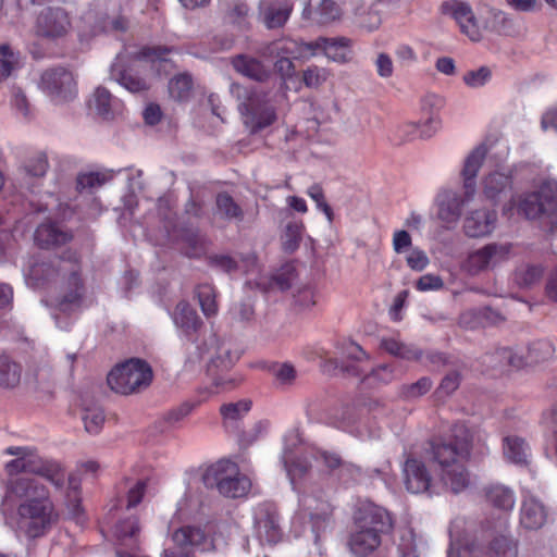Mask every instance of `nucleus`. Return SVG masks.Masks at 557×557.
I'll return each mask as SVG.
<instances>
[{"instance_id":"nucleus-32","label":"nucleus","mask_w":557,"mask_h":557,"mask_svg":"<svg viewBox=\"0 0 557 557\" xmlns=\"http://www.w3.org/2000/svg\"><path fill=\"white\" fill-rule=\"evenodd\" d=\"M23 367L9 355H0V388H16L22 380Z\"/></svg>"},{"instance_id":"nucleus-2","label":"nucleus","mask_w":557,"mask_h":557,"mask_svg":"<svg viewBox=\"0 0 557 557\" xmlns=\"http://www.w3.org/2000/svg\"><path fill=\"white\" fill-rule=\"evenodd\" d=\"M8 491L24 502L17 508L18 528L28 539L44 536L58 521L49 490L35 478L20 476L8 482Z\"/></svg>"},{"instance_id":"nucleus-61","label":"nucleus","mask_w":557,"mask_h":557,"mask_svg":"<svg viewBox=\"0 0 557 557\" xmlns=\"http://www.w3.org/2000/svg\"><path fill=\"white\" fill-rule=\"evenodd\" d=\"M492 72L487 66H481L478 70L468 71L463 77V83L470 88H480L490 82Z\"/></svg>"},{"instance_id":"nucleus-10","label":"nucleus","mask_w":557,"mask_h":557,"mask_svg":"<svg viewBox=\"0 0 557 557\" xmlns=\"http://www.w3.org/2000/svg\"><path fill=\"white\" fill-rule=\"evenodd\" d=\"M214 351L210 357L207 373L212 380L216 393L230 391L236 385L233 377L225 375L239 359V352L233 348L231 342L214 338Z\"/></svg>"},{"instance_id":"nucleus-64","label":"nucleus","mask_w":557,"mask_h":557,"mask_svg":"<svg viewBox=\"0 0 557 557\" xmlns=\"http://www.w3.org/2000/svg\"><path fill=\"white\" fill-rule=\"evenodd\" d=\"M284 463L292 483L295 482L296 478L305 475L311 468L310 461L306 458H297L296 460L290 461L289 458L285 456Z\"/></svg>"},{"instance_id":"nucleus-4","label":"nucleus","mask_w":557,"mask_h":557,"mask_svg":"<svg viewBox=\"0 0 557 557\" xmlns=\"http://www.w3.org/2000/svg\"><path fill=\"white\" fill-rule=\"evenodd\" d=\"M486 153V147L480 145L467 157L462 170L465 197L453 190H445L437 196V216L447 228L457 224L465 203L474 196L476 189L475 177Z\"/></svg>"},{"instance_id":"nucleus-53","label":"nucleus","mask_w":557,"mask_h":557,"mask_svg":"<svg viewBox=\"0 0 557 557\" xmlns=\"http://www.w3.org/2000/svg\"><path fill=\"white\" fill-rule=\"evenodd\" d=\"M191 88L193 79L188 74L176 75L169 83V91L171 97L178 101L187 99Z\"/></svg>"},{"instance_id":"nucleus-9","label":"nucleus","mask_w":557,"mask_h":557,"mask_svg":"<svg viewBox=\"0 0 557 557\" xmlns=\"http://www.w3.org/2000/svg\"><path fill=\"white\" fill-rule=\"evenodd\" d=\"M238 109L244 125L251 134L271 126L277 119L276 109L269 92L261 89L247 90Z\"/></svg>"},{"instance_id":"nucleus-62","label":"nucleus","mask_w":557,"mask_h":557,"mask_svg":"<svg viewBox=\"0 0 557 557\" xmlns=\"http://www.w3.org/2000/svg\"><path fill=\"white\" fill-rule=\"evenodd\" d=\"M431 379L423 376L412 384L403 385L401 395L408 399L418 398L426 394L431 389Z\"/></svg>"},{"instance_id":"nucleus-22","label":"nucleus","mask_w":557,"mask_h":557,"mask_svg":"<svg viewBox=\"0 0 557 557\" xmlns=\"http://www.w3.org/2000/svg\"><path fill=\"white\" fill-rule=\"evenodd\" d=\"M548 519L546 506L534 496L523 497L519 512L520 527L527 531L542 529Z\"/></svg>"},{"instance_id":"nucleus-37","label":"nucleus","mask_w":557,"mask_h":557,"mask_svg":"<svg viewBox=\"0 0 557 557\" xmlns=\"http://www.w3.org/2000/svg\"><path fill=\"white\" fill-rule=\"evenodd\" d=\"M216 213L226 221L240 222L244 211L234 198L227 193H219L215 198Z\"/></svg>"},{"instance_id":"nucleus-27","label":"nucleus","mask_w":557,"mask_h":557,"mask_svg":"<svg viewBox=\"0 0 557 557\" xmlns=\"http://www.w3.org/2000/svg\"><path fill=\"white\" fill-rule=\"evenodd\" d=\"M341 14L342 10L334 0H321L315 7L307 3L301 16L312 24L327 25L338 20Z\"/></svg>"},{"instance_id":"nucleus-26","label":"nucleus","mask_w":557,"mask_h":557,"mask_svg":"<svg viewBox=\"0 0 557 557\" xmlns=\"http://www.w3.org/2000/svg\"><path fill=\"white\" fill-rule=\"evenodd\" d=\"M110 76L131 92L144 91L148 88L146 81L139 77L124 62V57L119 54L111 65Z\"/></svg>"},{"instance_id":"nucleus-5","label":"nucleus","mask_w":557,"mask_h":557,"mask_svg":"<svg viewBox=\"0 0 557 557\" xmlns=\"http://www.w3.org/2000/svg\"><path fill=\"white\" fill-rule=\"evenodd\" d=\"M4 454L15 458L4 465L8 475L32 473L46 479L57 490H62L65 483V471L61 463L39 455L33 446H9Z\"/></svg>"},{"instance_id":"nucleus-50","label":"nucleus","mask_w":557,"mask_h":557,"mask_svg":"<svg viewBox=\"0 0 557 557\" xmlns=\"http://www.w3.org/2000/svg\"><path fill=\"white\" fill-rule=\"evenodd\" d=\"M297 276L296 267L293 263H285L272 275L271 286L285 292L293 286Z\"/></svg>"},{"instance_id":"nucleus-38","label":"nucleus","mask_w":557,"mask_h":557,"mask_svg":"<svg viewBox=\"0 0 557 557\" xmlns=\"http://www.w3.org/2000/svg\"><path fill=\"white\" fill-rule=\"evenodd\" d=\"M544 268L536 263H523L515 271V283L521 288H530L540 283Z\"/></svg>"},{"instance_id":"nucleus-33","label":"nucleus","mask_w":557,"mask_h":557,"mask_svg":"<svg viewBox=\"0 0 557 557\" xmlns=\"http://www.w3.org/2000/svg\"><path fill=\"white\" fill-rule=\"evenodd\" d=\"M502 524L504 530L492 539L487 553L494 557H517L518 542L510 535L507 521L503 520Z\"/></svg>"},{"instance_id":"nucleus-63","label":"nucleus","mask_w":557,"mask_h":557,"mask_svg":"<svg viewBox=\"0 0 557 557\" xmlns=\"http://www.w3.org/2000/svg\"><path fill=\"white\" fill-rule=\"evenodd\" d=\"M208 264L225 273H233L238 270V262L230 255L209 256Z\"/></svg>"},{"instance_id":"nucleus-12","label":"nucleus","mask_w":557,"mask_h":557,"mask_svg":"<svg viewBox=\"0 0 557 557\" xmlns=\"http://www.w3.org/2000/svg\"><path fill=\"white\" fill-rule=\"evenodd\" d=\"M39 87L55 102L70 101L77 94L73 73L62 66L46 70L41 74Z\"/></svg>"},{"instance_id":"nucleus-8","label":"nucleus","mask_w":557,"mask_h":557,"mask_svg":"<svg viewBox=\"0 0 557 557\" xmlns=\"http://www.w3.org/2000/svg\"><path fill=\"white\" fill-rule=\"evenodd\" d=\"M519 210L529 220H541L557 230V182L548 181L540 188L525 195L519 203Z\"/></svg>"},{"instance_id":"nucleus-44","label":"nucleus","mask_w":557,"mask_h":557,"mask_svg":"<svg viewBox=\"0 0 557 557\" xmlns=\"http://www.w3.org/2000/svg\"><path fill=\"white\" fill-rule=\"evenodd\" d=\"M304 228L305 226L301 221H290L287 223L282 236V246L284 251L292 253L298 249L302 238Z\"/></svg>"},{"instance_id":"nucleus-49","label":"nucleus","mask_w":557,"mask_h":557,"mask_svg":"<svg viewBox=\"0 0 557 557\" xmlns=\"http://www.w3.org/2000/svg\"><path fill=\"white\" fill-rule=\"evenodd\" d=\"M310 522L312 532L314 533V542L318 543L320 536L330 525L332 518V509L327 503H322L319 511L310 512Z\"/></svg>"},{"instance_id":"nucleus-59","label":"nucleus","mask_w":557,"mask_h":557,"mask_svg":"<svg viewBox=\"0 0 557 557\" xmlns=\"http://www.w3.org/2000/svg\"><path fill=\"white\" fill-rule=\"evenodd\" d=\"M398 368L394 364H381L372 369L370 374L364 376V380H373L380 384H388L398 377Z\"/></svg>"},{"instance_id":"nucleus-20","label":"nucleus","mask_w":557,"mask_h":557,"mask_svg":"<svg viewBox=\"0 0 557 557\" xmlns=\"http://www.w3.org/2000/svg\"><path fill=\"white\" fill-rule=\"evenodd\" d=\"M255 525L259 540L269 544H276L282 539L276 509L269 504L258 507L255 516Z\"/></svg>"},{"instance_id":"nucleus-3","label":"nucleus","mask_w":557,"mask_h":557,"mask_svg":"<svg viewBox=\"0 0 557 557\" xmlns=\"http://www.w3.org/2000/svg\"><path fill=\"white\" fill-rule=\"evenodd\" d=\"M156 210L162 224L158 238L160 244L173 245L188 258H200L206 253L209 244L207 237L197 228L180 227L176 213L168 199L159 198Z\"/></svg>"},{"instance_id":"nucleus-54","label":"nucleus","mask_w":557,"mask_h":557,"mask_svg":"<svg viewBox=\"0 0 557 557\" xmlns=\"http://www.w3.org/2000/svg\"><path fill=\"white\" fill-rule=\"evenodd\" d=\"M414 537L416 535L411 529L401 531L397 545V557H421Z\"/></svg>"},{"instance_id":"nucleus-47","label":"nucleus","mask_w":557,"mask_h":557,"mask_svg":"<svg viewBox=\"0 0 557 557\" xmlns=\"http://www.w3.org/2000/svg\"><path fill=\"white\" fill-rule=\"evenodd\" d=\"M451 436L453 442L450 444L457 450L459 457H467L472 443V435L469 429L462 423H457L451 429Z\"/></svg>"},{"instance_id":"nucleus-21","label":"nucleus","mask_w":557,"mask_h":557,"mask_svg":"<svg viewBox=\"0 0 557 557\" xmlns=\"http://www.w3.org/2000/svg\"><path fill=\"white\" fill-rule=\"evenodd\" d=\"M342 358L334 359L331 362L335 368L350 376H360L366 373L363 363L368 361L367 352L355 342L343 343Z\"/></svg>"},{"instance_id":"nucleus-17","label":"nucleus","mask_w":557,"mask_h":557,"mask_svg":"<svg viewBox=\"0 0 557 557\" xmlns=\"http://www.w3.org/2000/svg\"><path fill=\"white\" fill-rule=\"evenodd\" d=\"M306 48L315 54L317 51L337 63H347L352 59V40L348 37H319L308 42Z\"/></svg>"},{"instance_id":"nucleus-28","label":"nucleus","mask_w":557,"mask_h":557,"mask_svg":"<svg viewBox=\"0 0 557 557\" xmlns=\"http://www.w3.org/2000/svg\"><path fill=\"white\" fill-rule=\"evenodd\" d=\"M90 108L104 120H111L122 111V103L104 87H98L90 100Z\"/></svg>"},{"instance_id":"nucleus-55","label":"nucleus","mask_w":557,"mask_h":557,"mask_svg":"<svg viewBox=\"0 0 557 557\" xmlns=\"http://www.w3.org/2000/svg\"><path fill=\"white\" fill-rule=\"evenodd\" d=\"M172 51V48L166 46H145L134 53L136 60H148L150 62H168V55Z\"/></svg>"},{"instance_id":"nucleus-58","label":"nucleus","mask_w":557,"mask_h":557,"mask_svg":"<svg viewBox=\"0 0 557 557\" xmlns=\"http://www.w3.org/2000/svg\"><path fill=\"white\" fill-rule=\"evenodd\" d=\"M83 421L88 433L98 434L104 423L103 410L99 407L86 408Z\"/></svg>"},{"instance_id":"nucleus-42","label":"nucleus","mask_w":557,"mask_h":557,"mask_svg":"<svg viewBox=\"0 0 557 557\" xmlns=\"http://www.w3.org/2000/svg\"><path fill=\"white\" fill-rule=\"evenodd\" d=\"M487 502L494 507L508 511L515 505L513 492L503 485H492L486 488Z\"/></svg>"},{"instance_id":"nucleus-43","label":"nucleus","mask_w":557,"mask_h":557,"mask_svg":"<svg viewBox=\"0 0 557 557\" xmlns=\"http://www.w3.org/2000/svg\"><path fill=\"white\" fill-rule=\"evenodd\" d=\"M484 549L471 539L451 540L447 557H483Z\"/></svg>"},{"instance_id":"nucleus-41","label":"nucleus","mask_w":557,"mask_h":557,"mask_svg":"<svg viewBox=\"0 0 557 557\" xmlns=\"http://www.w3.org/2000/svg\"><path fill=\"white\" fill-rule=\"evenodd\" d=\"M381 347L392 356L404 360H419L422 358V350L413 345H407L398 342L395 338H384L381 342Z\"/></svg>"},{"instance_id":"nucleus-23","label":"nucleus","mask_w":557,"mask_h":557,"mask_svg":"<svg viewBox=\"0 0 557 557\" xmlns=\"http://www.w3.org/2000/svg\"><path fill=\"white\" fill-rule=\"evenodd\" d=\"M293 12L289 0H261L259 2V16L268 29L283 27Z\"/></svg>"},{"instance_id":"nucleus-46","label":"nucleus","mask_w":557,"mask_h":557,"mask_svg":"<svg viewBox=\"0 0 557 557\" xmlns=\"http://www.w3.org/2000/svg\"><path fill=\"white\" fill-rule=\"evenodd\" d=\"M20 53L10 45H0V82L7 79L18 67Z\"/></svg>"},{"instance_id":"nucleus-52","label":"nucleus","mask_w":557,"mask_h":557,"mask_svg":"<svg viewBox=\"0 0 557 557\" xmlns=\"http://www.w3.org/2000/svg\"><path fill=\"white\" fill-rule=\"evenodd\" d=\"M112 175L109 172H85L76 177V189L78 191L91 190L109 182Z\"/></svg>"},{"instance_id":"nucleus-6","label":"nucleus","mask_w":557,"mask_h":557,"mask_svg":"<svg viewBox=\"0 0 557 557\" xmlns=\"http://www.w3.org/2000/svg\"><path fill=\"white\" fill-rule=\"evenodd\" d=\"M201 480L207 488H216L227 498L245 497L251 488L250 479L242 474L238 466L230 460H219L209 466Z\"/></svg>"},{"instance_id":"nucleus-35","label":"nucleus","mask_w":557,"mask_h":557,"mask_svg":"<svg viewBox=\"0 0 557 557\" xmlns=\"http://www.w3.org/2000/svg\"><path fill=\"white\" fill-rule=\"evenodd\" d=\"M250 406L251 403L248 400L222 405L220 413L223 418V426L226 430L237 429V422L250 410Z\"/></svg>"},{"instance_id":"nucleus-51","label":"nucleus","mask_w":557,"mask_h":557,"mask_svg":"<svg viewBox=\"0 0 557 557\" xmlns=\"http://www.w3.org/2000/svg\"><path fill=\"white\" fill-rule=\"evenodd\" d=\"M196 294L206 317L215 315L218 312V304L215 301V290L210 284H200L197 286Z\"/></svg>"},{"instance_id":"nucleus-1","label":"nucleus","mask_w":557,"mask_h":557,"mask_svg":"<svg viewBox=\"0 0 557 557\" xmlns=\"http://www.w3.org/2000/svg\"><path fill=\"white\" fill-rule=\"evenodd\" d=\"M81 271L77 255L70 252L67 257L34 261L26 280L30 286L50 292L49 302L53 308L71 313L81 308L85 293Z\"/></svg>"},{"instance_id":"nucleus-36","label":"nucleus","mask_w":557,"mask_h":557,"mask_svg":"<svg viewBox=\"0 0 557 557\" xmlns=\"http://www.w3.org/2000/svg\"><path fill=\"white\" fill-rule=\"evenodd\" d=\"M511 188V180L500 172H493L483 180V193L486 198L494 200Z\"/></svg>"},{"instance_id":"nucleus-39","label":"nucleus","mask_w":557,"mask_h":557,"mask_svg":"<svg viewBox=\"0 0 557 557\" xmlns=\"http://www.w3.org/2000/svg\"><path fill=\"white\" fill-rule=\"evenodd\" d=\"M430 455L431 459L440 466L442 472L453 468L454 463H459L457 460L459 454L448 443H431Z\"/></svg>"},{"instance_id":"nucleus-31","label":"nucleus","mask_w":557,"mask_h":557,"mask_svg":"<svg viewBox=\"0 0 557 557\" xmlns=\"http://www.w3.org/2000/svg\"><path fill=\"white\" fill-rule=\"evenodd\" d=\"M173 321L177 327L186 334L197 332L202 325V321L196 309L187 301H180L173 312Z\"/></svg>"},{"instance_id":"nucleus-45","label":"nucleus","mask_w":557,"mask_h":557,"mask_svg":"<svg viewBox=\"0 0 557 557\" xmlns=\"http://www.w3.org/2000/svg\"><path fill=\"white\" fill-rule=\"evenodd\" d=\"M308 42H299L293 39H281L271 44V53H276L278 57H288L289 59L299 58L305 50Z\"/></svg>"},{"instance_id":"nucleus-25","label":"nucleus","mask_w":557,"mask_h":557,"mask_svg":"<svg viewBox=\"0 0 557 557\" xmlns=\"http://www.w3.org/2000/svg\"><path fill=\"white\" fill-rule=\"evenodd\" d=\"M73 239V233L61 224L46 222L35 232V242L41 248H52L65 245Z\"/></svg>"},{"instance_id":"nucleus-15","label":"nucleus","mask_w":557,"mask_h":557,"mask_svg":"<svg viewBox=\"0 0 557 557\" xmlns=\"http://www.w3.org/2000/svg\"><path fill=\"white\" fill-rule=\"evenodd\" d=\"M356 527L368 528L382 535L388 534L394 528V519L388 510L372 502H363L355 515Z\"/></svg>"},{"instance_id":"nucleus-57","label":"nucleus","mask_w":557,"mask_h":557,"mask_svg":"<svg viewBox=\"0 0 557 557\" xmlns=\"http://www.w3.org/2000/svg\"><path fill=\"white\" fill-rule=\"evenodd\" d=\"M48 166L49 164L46 154L38 153L26 161L23 171L25 177L40 178L46 175Z\"/></svg>"},{"instance_id":"nucleus-56","label":"nucleus","mask_w":557,"mask_h":557,"mask_svg":"<svg viewBox=\"0 0 557 557\" xmlns=\"http://www.w3.org/2000/svg\"><path fill=\"white\" fill-rule=\"evenodd\" d=\"M271 372L275 382L283 387L290 386L297 379V371L290 363H276L272 367Z\"/></svg>"},{"instance_id":"nucleus-40","label":"nucleus","mask_w":557,"mask_h":557,"mask_svg":"<svg viewBox=\"0 0 557 557\" xmlns=\"http://www.w3.org/2000/svg\"><path fill=\"white\" fill-rule=\"evenodd\" d=\"M530 448L524 440L517 436H508L504 438L505 457L517 465L527 463Z\"/></svg>"},{"instance_id":"nucleus-18","label":"nucleus","mask_w":557,"mask_h":557,"mask_svg":"<svg viewBox=\"0 0 557 557\" xmlns=\"http://www.w3.org/2000/svg\"><path fill=\"white\" fill-rule=\"evenodd\" d=\"M382 534L368 528H358L349 536V547L358 557H385V548L382 545Z\"/></svg>"},{"instance_id":"nucleus-14","label":"nucleus","mask_w":557,"mask_h":557,"mask_svg":"<svg viewBox=\"0 0 557 557\" xmlns=\"http://www.w3.org/2000/svg\"><path fill=\"white\" fill-rule=\"evenodd\" d=\"M443 14L450 15L458 24L460 32L471 41L478 42L483 38V28L471 5L465 1L443 2L441 5Z\"/></svg>"},{"instance_id":"nucleus-19","label":"nucleus","mask_w":557,"mask_h":557,"mask_svg":"<svg viewBox=\"0 0 557 557\" xmlns=\"http://www.w3.org/2000/svg\"><path fill=\"white\" fill-rule=\"evenodd\" d=\"M404 483L408 492L421 494L431 491L432 475L425 463L412 456H409L403 467Z\"/></svg>"},{"instance_id":"nucleus-60","label":"nucleus","mask_w":557,"mask_h":557,"mask_svg":"<svg viewBox=\"0 0 557 557\" xmlns=\"http://www.w3.org/2000/svg\"><path fill=\"white\" fill-rule=\"evenodd\" d=\"M461 374L457 370L448 372L441 381L435 394L438 398L451 395L460 385Z\"/></svg>"},{"instance_id":"nucleus-29","label":"nucleus","mask_w":557,"mask_h":557,"mask_svg":"<svg viewBox=\"0 0 557 557\" xmlns=\"http://www.w3.org/2000/svg\"><path fill=\"white\" fill-rule=\"evenodd\" d=\"M231 63L237 73L257 82H263L270 75V72L260 60L247 54L233 57Z\"/></svg>"},{"instance_id":"nucleus-7","label":"nucleus","mask_w":557,"mask_h":557,"mask_svg":"<svg viewBox=\"0 0 557 557\" xmlns=\"http://www.w3.org/2000/svg\"><path fill=\"white\" fill-rule=\"evenodd\" d=\"M152 377V369L147 361L132 358L111 370L107 382L115 393L129 395L148 387Z\"/></svg>"},{"instance_id":"nucleus-24","label":"nucleus","mask_w":557,"mask_h":557,"mask_svg":"<svg viewBox=\"0 0 557 557\" xmlns=\"http://www.w3.org/2000/svg\"><path fill=\"white\" fill-rule=\"evenodd\" d=\"M496 220L497 215L494 210H471L465 218V233L472 238L487 236L494 231Z\"/></svg>"},{"instance_id":"nucleus-30","label":"nucleus","mask_w":557,"mask_h":557,"mask_svg":"<svg viewBox=\"0 0 557 557\" xmlns=\"http://www.w3.org/2000/svg\"><path fill=\"white\" fill-rule=\"evenodd\" d=\"M139 524L135 517H129L120 521L115 525L114 536L116 548L124 550H135L138 547Z\"/></svg>"},{"instance_id":"nucleus-16","label":"nucleus","mask_w":557,"mask_h":557,"mask_svg":"<svg viewBox=\"0 0 557 557\" xmlns=\"http://www.w3.org/2000/svg\"><path fill=\"white\" fill-rule=\"evenodd\" d=\"M206 540L205 532L199 528H180L172 534L173 546L163 550V557H193V547L202 546Z\"/></svg>"},{"instance_id":"nucleus-48","label":"nucleus","mask_w":557,"mask_h":557,"mask_svg":"<svg viewBox=\"0 0 557 557\" xmlns=\"http://www.w3.org/2000/svg\"><path fill=\"white\" fill-rule=\"evenodd\" d=\"M555 348L549 341L540 339L531 343L527 349L528 361L530 364L544 362L553 358Z\"/></svg>"},{"instance_id":"nucleus-11","label":"nucleus","mask_w":557,"mask_h":557,"mask_svg":"<svg viewBox=\"0 0 557 557\" xmlns=\"http://www.w3.org/2000/svg\"><path fill=\"white\" fill-rule=\"evenodd\" d=\"M72 30V20L69 12L60 7L42 9L35 21V35L41 39L57 41L65 38Z\"/></svg>"},{"instance_id":"nucleus-13","label":"nucleus","mask_w":557,"mask_h":557,"mask_svg":"<svg viewBox=\"0 0 557 557\" xmlns=\"http://www.w3.org/2000/svg\"><path fill=\"white\" fill-rule=\"evenodd\" d=\"M510 250V244H487L468 255L463 263V269L469 274L476 275L508 260Z\"/></svg>"},{"instance_id":"nucleus-34","label":"nucleus","mask_w":557,"mask_h":557,"mask_svg":"<svg viewBox=\"0 0 557 557\" xmlns=\"http://www.w3.org/2000/svg\"><path fill=\"white\" fill-rule=\"evenodd\" d=\"M444 485L453 493L458 494L465 491L470 485V475L463 465L454 463L441 474Z\"/></svg>"}]
</instances>
